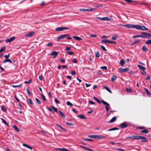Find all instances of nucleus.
<instances>
[{"label":"nucleus","instance_id":"29","mask_svg":"<svg viewBox=\"0 0 151 151\" xmlns=\"http://www.w3.org/2000/svg\"><path fill=\"white\" fill-rule=\"evenodd\" d=\"M140 42V40H137L135 41L134 42L132 43V44H131V45H133L134 44H137L138 43H139Z\"/></svg>","mask_w":151,"mask_h":151},{"label":"nucleus","instance_id":"35","mask_svg":"<svg viewBox=\"0 0 151 151\" xmlns=\"http://www.w3.org/2000/svg\"><path fill=\"white\" fill-rule=\"evenodd\" d=\"M118 128H117L116 127H114V128H113L111 129H109L108 130V131H112L115 130H118Z\"/></svg>","mask_w":151,"mask_h":151},{"label":"nucleus","instance_id":"8","mask_svg":"<svg viewBox=\"0 0 151 151\" xmlns=\"http://www.w3.org/2000/svg\"><path fill=\"white\" fill-rule=\"evenodd\" d=\"M139 136L134 135L131 137H127V138L129 139L131 138L132 139H139Z\"/></svg>","mask_w":151,"mask_h":151},{"label":"nucleus","instance_id":"6","mask_svg":"<svg viewBox=\"0 0 151 151\" xmlns=\"http://www.w3.org/2000/svg\"><path fill=\"white\" fill-rule=\"evenodd\" d=\"M51 108H52L53 110H52L49 107H47L49 111H52L53 113H54L55 112H57L58 111L57 109L53 106H51Z\"/></svg>","mask_w":151,"mask_h":151},{"label":"nucleus","instance_id":"21","mask_svg":"<svg viewBox=\"0 0 151 151\" xmlns=\"http://www.w3.org/2000/svg\"><path fill=\"white\" fill-rule=\"evenodd\" d=\"M77 116L81 119H85L86 118V117L83 115H78Z\"/></svg>","mask_w":151,"mask_h":151},{"label":"nucleus","instance_id":"54","mask_svg":"<svg viewBox=\"0 0 151 151\" xmlns=\"http://www.w3.org/2000/svg\"><path fill=\"white\" fill-rule=\"evenodd\" d=\"M52 45V42H50L48 43L47 45V46L48 47L51 46Z\"/></svg>","mask_w":151,"mask_h":151},{"label":"nucleus","instance_id":"16","mask_svg":"<svg viewBox=\"0 0 151 151\" xmlns=\"http://www.w3.org/2000/svg\"><path fill=\"white\" fill-rule=\"evenodd\" d=\"M58 54V52H56L55 51H53V52H52L50 54V55H54L55 56V58L57 56Z\"/></svg>","mask_w":151,"mask_h":151},{"label":"nucleus","instance_id":"56","mask_svg":"<svg viewBox=\"0 0 151 151\" xmlns=\"http://www.w3.org/2000/svg\"><path fill=\"white\" fill-rule=\"evenodd\" d=\"M55 102L57 104H60V102H59L57 99L56 98L55 99Z\"/></svg>","mask_w":151,"mask_h":151},{"label":"nucleus","instance_id":"17","mask_svg":"<svg viewBox=\"0 0 151 151\" xmlns=\"http://www.w3.org/2000/svg\"><path fill=\"white\" fill-rule=\"evenodd\" d=\"M56 149L60 151H69V150L64 148H56Z\"/></svg>","mask_w":151,"mask_h":151},{"label":"nucleus","instance_id":"30","mask_svg":"<svg viewBox=\"0 0 151 151\" xmlns=\"http://www.w3.org/2000/svg\"><path fill=\"white\" fill-rule=\"evenodd\" d=\"M69 35V34H64V35H61L60 36L61 37V38L62 39V38H64L68 36Z\"/></svg>","mask_w":151,"mask_h":151},{"label":"nucleus","instance_id":"50","mask_svg":"<svg viewBox=\"0 0 151 151\" xmlns=\"http://www.w3.org/2000/svg\"><path fill=\"white\" fill-rule=\"evenodd\" d=\"M39 79L41 81H42L43 80V76L41 75H40L39 76Z\"/></svg>","mask_w":151,"mask_h":151},{"label":"nucleus","instance_id":"28","mask_svg":"<svg viewBox=\"0 0 151 151\" xmlns=\"http://www.w3.org/2000/svg\"><path fill=\"white\" fill-rule=\"evenodd\" d=\"M13 127L17 132H19V129L16 125H14L13 126Z\"/></svg>","mask_w":151,"mask_h":151},{"label":"nucleus","instance_id":"7","mask_svg":"<svg viewBox=\"0 0 151 151\" xmlns=\"http://www.w3.org/2000/svg\"><path fill=\"white\" fill-rule=\"evenodd\" d=\"M141 139V141L142 142H145L147 141V140L146 139V138L145 137L142 136H139V139Z\"/></svg>","mask_w":151,"mask_h":151},{"label":"nucleus","instance_id":"12","mask_svg":"<svg viewBox=\"0 0 151 151\" xmlns=\"http://www.w3.org/2000/svg\"><path fill=\"white\" fill-rule=\"evenodd\" d=\"M106 137L103 136L102 135H95V139H104V138H106Z\"/></svg>","mask_w":151,"mask_h":151},{"label":"nucleus","instance_id":"14","mask_svg":"<svg viewBox=\"0 0 151 151\" xmlns=\"http://www.w3.org/2000/svg\"><path fill=\"white\" fill-rule=\"evenodd\" d=\"M35 33V32H29L28 34L24 35V36L25 37H31L32 36L33 34Z\"/></svg>","mask_w":151,"mask_h":151},{"label":"nucleus","instance_id":"58","mask_svg":"<svg viewBox=\"0 0 151 151\" xmlns=\"http://www.w3.org/2000/svg\"><path fill=\"white\" fill-rule=\"evenodd\" d=\"M66 124L68 125L69 126H70V125H74V124H73L71 123H68V122H66Z\"/></svg>","mask_w":151,"mask_h":151},{"label":"nucleus","instance_id":"32","mask_svg":"<svg viewBox=\"0 0 151 151\" xmlns=\"http://www.w3.org/2000/svg\"><path fill=\"white\" fill-rule=\"evenodd\" d=\"M104 87L105 88L106 90H107L108 91H109L110 93H111V91L110 89L109 88L106 86H104Z\"/></svg>","mask_w":151,"mask_h":151},{"label":"nucleus","instance_id":"10","mask_svg":"<svg viewBox=\"0 0 151 151\" xmlns=\"http://www.w3.org/2000/svg\"><path fill=\"white\" fill-rule=\"evenodd\" d=\"M129 70L128 68H120L119 69V71L121 73H123L128 71Z\"/></svg>","mask_w":151,"mask_h":151},{"label":"nucleus","instance_id":"38","mask_svg":"<svg viewBox=\"0 0 151 151\" xmlns=\"http://www.w3.org/2000/svg\"><path fill=\"white\" fill-rule=\"evenodd\" d=\"M148 131L147 129H145L142 130L141 132V133H144L145 134H147L148 132Z\"/></svg>","mask_w":151,"mask_h":151},{"label":"nucleus","instance_id":"18","mask_svg":"<svg viewBox=\"0 0 151 151\" xmlns=\"http://www.w3.org/2000/svg\"><path fill=\"white\" fill-rule=\"evenodd\" d=\"M142 50L144 51L145 52H147L148 50V49H147V47L145 46H143L142 48Z\"/></svg>","mask_w":151,"mask_h":151},{"label":"nucleus","instance_id":"13","mask_svg":"<svg viewBox=\"0 0 151 151\" xmlns=\"http://www.w3.org/2000/svg\"><path fill=\"white\" fill-rule=\"evenodd\" d=\"M15 38V37H12L10 38H8L6 40V42H11L14 40Z\"/></svg>","mask_w":151,"mask_h":151},{"label":"nucleus","instance_id":"2","mask_svg":"<svg viewBox=\"0 0 151 151\" xmlns=\"http://www.w3.org/2000/svg\"><path fill=\"white\" fill-rule=\"evenodd\" d=\"M101 102L105 106V108L106 111H107L109 109V107H110L109 104L103 100L101 101Z\"/></svg>","mask_w":151,"mask_h":151},{"label":"nucleus","instance_id":"20","mask_svg":"<svg viewBox=\"0 0 151 151\" xmlns=\"http://www.w3.org/2000/svg\"><path fill=\"white\" fill-rule=\"evenodd\" d=\"M137 66L139 68L142 70L144 71L145 70V68L142 66L140 65H138Z\"/></svg>","mask_w":151,"mask_h":151},{"label":"nucleus","instance_id":"31","mask_svg":"<svg viewBox=\"0 0 151 151\" xmlns=\"http://www.w3.org/2000/svg\"><path fill=\"white\" fill-rule=\"evenodd\" d=\"M59 113L61 115V116L62 117V118H65V115L62 111H59Z\"/></svg>","mask_w":151,"mask_h":151},{"label":"nucleus","instance_id":"59","mask_svg":"<svg viewBox=\"0 0 151 151\" xmlns=\"http://www.w3.org/2000/svg\"><path fill=\"white\" fill-rule=\"evenodd\" d=\"M42 96V99H43L44 100V101H46V99H45V98L44 95L43 94H42L41 95Z\"/></svg>","mask_w":151,"mask_h":151},{"label":"nucleus","instance_id":"25","mask_svg":"<svg viewBox=\"0 0 151 151\" xmlns=\"http://www.w3.org/2000/svg\"><path fill=\"white\" fill-rule=\"evenodd\" d=\"M101 42L104 43H110V41L108 40H102Z\"/></svg>","mask_w":151,"mask_h":151},{"label":"nucleus","instance_id":"42","mask_svg":"<svg viewBox=\"0 0 151 151\" xmlns=\"http://www.w3.org/2000/svg\"><path fill=\"white\" fill-rule=\"evenodd\" d=\"M146 44H151V40H149L145 43Z\"/></svg>","mask_w":151,"mask_h":151},{"label":"nucleus","instance_id":"19","mask_svg":"<svg viewBox=\"0 0 151 151\" xmlns=\"http://www.w3.org/2000/svg\"><path fill=\"white\" fill-rule=\"evenodd\" d=\"M22 145L24 147H27V148L29 149H30L31 150H32V147L30 146L27 145L25 144H22Z\"/></svg>","mask_w":151,"mask_h":151},{"label":"nucleus","instance_id":"4","mask_svg":"<svg viewBox=\"0 0 151 151\" xmlns=\"http://www.w3.org/2000/svg\"><path fill=\"white\" fill-rule=\"evenodd\" d=\"M121 25L127 27L129 28H136V25H134L132 24H127L125 25Z\"/></svg>","mask_w":151,"mask_h":151},{"label":"nucleus","instance_id":"33","mask_svg":"<svg viewBox=\"0 0 151 151\" xmlns=\"http://www.w3.org/2000/svg\"><path fill=\"white\" fill-rule=\"evenodd\" d=\"M27 101L29 102L31 105H33V103L29 99H28L27 100Z\"/></svg>","mask_w":151,"mask_h":151},{"label":"nucleus","instance_id":"45","mask_svg":"<svg viewBox=\"0 0 151 151\" xmlns=\"http://www.w3.org/2000/svg\"><path fill=\"white\" fill-rule=\"evenodd\" d=\"M32 81V80L31 79H30L29 81H25L24 82V83H25L26 84H29L31 82V81Z\"/></svg>","mask_w":151,"mask_h":151},{"label":"nucleus","instance_id":"23","mask_svg":"<svg viewBox=\"0 0 151 151\" xmlns=\"http://www.w3.org/2000/svg\"><path fill=\"white\" fill-rule=\"evenodd\" d=\"M73 38L75 40H82V39L76 36H73Z\"/></svg>","mask_w":151,"mask_h":151},{"label":"nucleus","instance_id":"41","mask_svg":"<svg viewBox=\"0 0 151 151\" xmlns=\"http://www.w3.org/2000/svg\"><path fill=\"white\" fill-rule=\"evenodd\" d=\"M1 109L4 111H5L6 110L5 107L4 106H2Z\"/></svg>","mask_w":151,"mask_h":151},{"label":"nucleus","instance_id":"63","mask_svg":"<svg viewBox=\"0 0 151 151\" xmlns=\"http://www.w3.org/2000/svg\"><path fill=\"white\" fill-rule=\"evenodd\" d=\"M72 111L76 113V114L77 113V112L76 111V110L75 109H72Z\"/></svg>","mask_w":151,"mask_h":151},{"label":"nucleus","instance_id":"61","mask_svg":"<svg viewBox=\"0 0 151 151\" xmlns=\"http://www.w3.org/2000/svg\"><path fill=\"white\" fill-rule=\"evenodd\" d=\"M61 37L60 36L58 37L57 38V40L58 41H59L61 39Z\"/></svg>","mask_w":151,"mask_h":151},{"label":"nucleus","instance_id":"11","mask_svg":"<svg viewBox=\"0 0 151 151\" xmlns=\"http://www.w3.org/2000/svg\"><path fill=\"white\" fill-rule=\"evenodd\" d=\"M141 34H142L140 36L141 37L143 38H147L148 35L149 36L150 34L146 32H142Z\"/></svg>","mask_w":151,"mask_h":151},{"label":"nucleus","instance_id":"39","mask_svg":"<svg viewBox=\"0 0 151 151\" xmlns=\"http://www.w3.org/2000/svg\"><path fill=\"white\" fill-rule=\"evenodd\" d=\"M145 91H146L147 95L148 96H150L151 95V94L150 93V92L146 88H145Z\"/></svg>","mask_w":151,"mask_h":151},{"label":"nucleus","instance_id":"64","mask_svg":"<svg viewBox=\"0 0 151 151\" xmlns=\"http://www.w3.org/2000/svg\"><path fill=\"white\" fill-rule=\"evenodd\" d=\"M71 74V75H72L73 76H74L76 75V73L75 72H74L73 71H72Z\"/></svg>","mask_w":151,"mask_h":151},{"label":"nucleus","instance_id":"49","mask_svg":"<svg viewBox=\"0 0 151 151\" xmlns=\"http://www.w3.org/2000/svg\"><path fill=\"white\" fill-rule=\"evenodd\" d=\"M141 36V35H136L133 36V37L136 38H137V37H141V36Z\"/></svg>","mask_w":151,"mask_h":151},{"label":"nucleus","instance_id":"48","mask_svg":"<svg viewBox=\"0 0 151 151\" xmlns=\"http://www.w3.org/2000/svg\"><path fill=\"white\" fill-rule=\"evenodd\" d=\"M67 53L69 55H73L74 53V52H72V51H70L69 52H68Z\"/></svg>","mask_w":151,"mask_h":151},{"label":"nucleus","instance_id":"60","mask_svg":"<svg viewBox=\"0 0 151 151\" xmlns=\"http://www.w3.org/2000/svg\"><path fill=\"white\" fill-rule=\"evenodd\" d=\"M126 90L128 93H130L131 92V90L130 88H127Z\"/></svg>","mask_w":151,"mask_h":151},{"label":"nucleus","instance_id":"24","mask_svg":"<svg viewBox=\"0 0 151 151\" xmlns=\"http://www.w3.org/2000/svg\"><path fill=\"white\" fill-rule=\"evenodd\" d=\"M116 117L115 116H114L113 117L109 122V123H112L114 122L116 120Z\"/></svg>","mask_w":151,"mask_h":151},{"label":"nucleus","instance_id":"22","mask_svg":"<svg viewBox=\"0 0 151 151\" xmlns=\"http://www.w3.org/2000/svg\"><path fill=\"white\" fill-rule=\"evenodd\" d=\"M118 35H115L112 37L111 39L114 40H116L118 38Z\"/></svg>","mask_w":151,"mask_h":151},{"label":"nucleus","instance_id":"53","mask_svg":"<svg viewBox=\"0 0 151 151\" xmlns=\"http://www.w3.org/2000/svg\"><path fill=\"white\" fill-rule=\"evenodd\" d=\"M101 49L104 50V51H106V49L105 48V47L103 46V45H102L101 46Z\"/></svg>","mask_w":151,"mask_h":151},{"label":"nucleus","instance_id":"26","mask_svg":"<svg viewBox=\"0 0 151 151\" xmlns=\"http://www.w3.org/2000/svg\"><path fill=\"white\" fill-rule=\"evenodd\" d=\"M7 62H10V63H12V61L10 60V59H5L4 61H3V63H4Z\"/></svg>","mask_w":151,"mask_h":151},{"label":"nucleus","instance_id":"36","mask_svg":"<svg viewBox=\"0 0 151 151\" xmlns=\"http://www.w3.org/2000/svg\"><path fill=\"white\" fill-rule=\"evenodd\" d=\"M6 49L5 47H3L0 49V52H2L4 51Z\"/></svg>","mask_w":151,"mask_h":151},{"label":"nucleus","instance_id":"40","mask_svg":"<svg viewBox=\"0 0 151 151\" xmlns=\"http://www.w3.org/2000/svg\"><path fill=\"white\" fill-rule=\"evenodd\" d=\"M100 55L99 51H97L96 53V56L97 58H99L100 57Z\"/></svg>","mask_w":151,"mask_h":151},{"label":"nucleus","instance_id":"3","mask_svg":"<svg viewBox=\"0 0 151 151\" xmlns=\"http://www.w3.org/2000/svg\"><path fill=\"white\" fill-rule=\"evenodd\" d=\"M96 18L97 19H99L101 20L104 21H111V19L109 18L108 17H96Z\"/></svg>","mask_w":151,"mask_h":151},{"label":"nucleus","instance_id":"46","mask_svg":"<svg viewBox=\"0 0 151 151\" xmlns=\"http://www.w3.org/2000/svg\"><path fill=\"white\" fill-rule=\"evenodd\" d=\"M1 120L3 122V123L5 124L6 125H8V124L7 123V122H6V121L3 118H1Z\"/></svg>","mask_w":151,"mask_h":151},{"label":"nucleus","instance_id":"37","mask_svg":"<svg viewBox=\"0 0 151 151\" xmlns=\"http://www.w3.org/2000/svg\"><path fill=\"white\" fill-rule=\"evenodd\" d=\"M35 100L38 104H41V102L39 99L36 98H35Z\"/></svg>","mask_w":151,"mask_h":151},{"label":"nucleus","instance_id":"55","mask_svg":"<svg viewBox=\"0 0 151 151\" xmlns=\"http://www.w3.org/2000/svg\"><path fill=\"white\" fill-rule=\"evenodd\" d=\"M26 91H27V93H28L29 95H30V92L29 91V88H27L26 89Z\"/></svg>","mask_w":151,"mask_h":151},{"label":"nucleus","instance_id":"43","mask_svg":"<svg viewBox=\"0 0 151 151\" xmlns=\"http://www.w3.org/2000/svg\"><path fill=\"white\" fill-rule=\"evenodd\" d=\"M68 106H73V104L71 103L70 101H67L66 103Z\"/></svg>","mask_w":151,"mask_h":151},{"label":"nucleus","instance_id":"15","mask_svg":"<svg viewBox=\"0 0 151 151\" xmlns=\"http://www.w3.org/2000/svg\"><path fill=\"white\" fill-rule=\"evenodd\" d=\"M128 126V125L127 124L124 123H123L120 124L119 127L122 128H123L127 127Z\"/></svg>","mask_w":151,"mask_h":151},{"label":"nucleus","instance_id":"44","mask_svg":"<svg viewBox=\"0 0 151 151\" xmlns=\"http://www.w3.org/2000/svg\"><path fill=\"white\" fill-rule=\"evenodd\" d=\"M101 69H104L106 70L107 69V67L106 66H103L100 67Z\"/></svg>","mask_w":151,"mask_h":151},{"label":"nucleus","instance_id":"1","mask_svg":"<svg viewBox=\"0 0 151 151\" xmlns=\"http://www.w3.org/2000/svg\"><path fill=\"white\" fill-rule=\"evenodd\" d=\"M136 29L142 30H148V29L146 28L144 26H140L139 25H136Z\"/></svg>","mask_w":151,"mask_h":151},{"label":"nucleus","instance_id":"51","mask_svg":"<svg viewBox=\"0 0 151 151\" xmlns=\"http://www.w3.org/2000/svg\"><path fill=\"white\" fill-rule=\"evenodd\" d=\"M88 137L90 138H94L95 139V135H88Z\"/></svg>","mask_w":151,"mask_h":151},{"label":"nucleus","instance_id":"52","mask_svg":"<svg viewBox=\"0 0 151 151\" xmlns=\"http://www.w3.org/2000/svg\"><path fill=\"white\" fill-rule=\"evenodd\" d=\"M9 54H8V55H5L4 56V57L6 58V59H7L9 58Z\"/></svg>","mask_w":151,"mask_h":151},{"label":"nucleus","instance_id":"9","mask_svg":"<svg viewBox=\"0 0 151 151\" xmlns=\"http://www.w3.org/2000/svg\"><path fill=\"white\" fill-rule=\"evenodd\" d=\"M94 8H88L87 9H80L79 10L82 12H85V11H91L94 10Z\"/></svg>","mask_w":151,"mask_h":151},{"label":"nucleus","instance_id":"57","mask_svg":"<svg viewBox=\"0 0 151 151\" xmlns=\"http://www.w3.org/2000/svg\"><path fill=\"white\" fill-rule=\"evenodd\" d=\"M72 62L74 63H76L77 62V60L75 58H74L72 60Z\"/></svg>","mask_w":151,"mask_h":151},{"label":"nucleus","instance_id":"34","mask_svg":"<svg viewBox=\"0 0 151 151\" xmlns=\"http://www.w3.org/2000/svg\"><path fill=\"white\" fill-rule=\"evenodd\" d=\"M120 63L122 66H123L125 63L124 60H121Z\"/></svg>","mask_w":151,"mask_h":151},{"label":"nucleus","instance_id":"62","mask_svg":"<svg viewBox=\"0 0 151 151\" xmlns=\"http://www.w3.org/2000/svg\"><path fill=\"white\" fill-rule=\"evenodd\" d=\"M61 37L60 36L58 37L57 38V40L58 41H59L61 39Z\"/></svg>","mask_w":151,"mask_h":151},{"label":"nucleus","instance_id":"27","mask_svg":"<svg viewBox=\"0 0 151 151\" xmlns=\"http://www.w3.org/2000/svg\"><path fill=\"white\" fill-rule=\"evenodd\" d=\"M117 78V76L116 75H114L111 78V81H115Z\"/></svg>","mask_w":151,"mask_h":151},{"label":"nucleus","instance_id":"5","mask_svg":"<svg viewBox=\"0 0 151 151\" xmlns=\"http://www.w3.org/2000/svg\"><path fill=\"white\" fill-rule=\"evenodd\" d=\"M69 28L67 27H58L55 29V30L57 31H60L64 30L69 29Z\"/></svg>","mask_w":151,"mask_h":151},{"label":"nucleus","instance_id":"47","mask_svg":"<svg viewBox=\"0 0 151 151\" xmlns=\"http://www.w3.org/2000/svg\"><path fill=\"white\" fill-rule=\"evenodd\" d=\"M22 86V85H21V84H20L19 85H13L12 86V87H14V88H16V87H19V86Z\"/></svg>","mask_w":151,"mask_h":151}]
</instances>
